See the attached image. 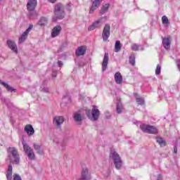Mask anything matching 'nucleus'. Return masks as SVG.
I'll use <instances>...</instances> for the list:
<instances>
[{"mask_svg": "<svg viewBox=\"0 0 180 180\" xmlns=\"http://www.w3.org/2000/svg\"><path fill=\"white\" fill-rule=\"evenodd\" d=\"M53 13L55 16L53 17V22H56L58 19H64L65 17V11L64 5L61 3L57 4L55 5Z\"/></svg>", "mask_w": 180, "mask_h": 180, "instance_id": "nucleus-1", "label": "nucleus"}, {"mask_svg": "<svg viewBox=\"0 0 180 180\" xmlns=\"http://www.w3.org/2000/svg\"><path fill=\"white\" fill-rule=\"evenodd\" d=\"M8 153L10 154L8 158H10L11 162L18 165L19 162H20V157L19 156L18 149H16L15 147H10L8 148Z\"/></svg>", "mask_w": 180, "mask_h": 180, "instance_id": "nucleus-2", "label": "nucleus"}, {"mask_svg": "<svg viewBox=\"0 0 180 180\" xmlns=\"http://www.w3.org/2000/svg\"><path fill=\"white\" fill-rule=\"evenodd\" d=\"M86 115L89 119H91V120H93L94 122H96V120H98L99 119V116L101 115V111H99V109H98V107L96 105H93L92 110L87 109L86 110Z\"/></svg>", "mask_w": 180, "mask_h": 180, "instance_id": "nucleus-3", "label": "nucleus"}, {"mask_svg": "<svg viewBox=\"0 0 180 180\" xmlns=\"http://www.w3.org/2000/svg\"><path fill=\"white\" fill-rule=\"evenodd\" d=\"M37 6V0H28L27 4V9L30 12V17L33 19L37 16V13L34 11Z\"/></svg>", "mask_w": 180, "mask_h": 180, "instance_id": "nucleus-4", "label": "nucleus"}, {"mask_svg": "<svg viewBox=\"0 0 180 180\" xmlns=\"http://www.w3.org/2000/svg\"><path fill=\"white\" fill-rule=\"evenodd\" d=\"M110 158H112V160H113L116 169H120V168H122V158L116 151L111 150Z\"/></svg>", "mask_w": 180, "mask_h": 180, "instance_id": "nucleus-5", "label": "nucleus"}, {"mask_svg": "<svg viewBox=\"0 0 180 180\" xmlns=\"http://www.w3.org/2000/svg\"><path fill=\"white\" fill-rule=\"evenodd\" d=\"M140 129L142 131L149 133V134H157L158 133V129H157L155 127L151 125L141 124L140 125Z\"/></svg>", "mask_w": 180, "mask_h": 180, "instance_id": "nucleus-6", "label": "nucleus"}, {"mask_svg": "<svg viewBox=\"0 0 180 180\" xmlns=\"http://www.w3.org/2000/svg\"><path fill=\"white\" fill-rule=\"evenodd\" d=\"M22 146L25 154L27 155L29 160H34V153H33V149L29 146L26 143L22 142Z\"/></svg>", "mask_w": 180, "mask_h": 180, "instance_id": "nucleus-7", "label": "nucleus"}, {"mask_svg": "<svg viewBox=\"0 0 180 180\" xmlns=\"http://www.w3.org/2000/svg\"><path fill=\"white\" fill-rule=\"evenodd\" d=\"M91 178V173H89V169L85 165L82 166L81 179L82 180H90Z\"/></svg>", "mask_w": 180, "mask_h": 180, "instance_id": "nucleus-8", "label": "nucleus"}, {"mask_svg": "<svg viewBox=\"0 0 180 180\" xmlns=\"http://www.w3.org/2000/svg\"><path fill=\"white\" fill-rule=\"evenodd\" d=\"M110 36V25L105 24L103 30L102 37L103 41H108V39H109Z\"/></svg>", "mask_w": 180, "mask_h": 180, "instance_id": "nucleus-9", "label": "nucleus"}, {"mask_svg": "<svg viewBox=\"0 0 180 180\" xmlns=\"http://www.w3.org/2000/svg\"><path fill=\"white\" fill-rule=\"evenodd\" d=\"M73 118L77 124H82L84 119V113L81 111H77L73 114Z\"/></svg>", "mask_w": 180, "mask_h": 180, "instance_id": "nucleus-10", "label": "nucleus"}, {"mask_svg": "<svg viewBox=\"0 0 180 180\" xmlns=\"http://www.w3.org/2000/svg\"><path fill=\"white\" fill-rule=\"evenodd\" d=\"M64 117L56 116L53 117V124L56 126V129H61V124L64 123Z\"/></svg>", "mask_w": 180, "mask_h": 180, "instance_id": "nucleus-11", "label": "nucleus"}, {"mask_svg": "<svg viewBox=\"0 0 180 180\" xmlns=\"http://www.w3.org/2000/svg\"><path fill=\"white\" fill-rule=\"evenodd\" d=\"M103 18H101L96 21H95L89 28V30H95V29H98L103 25Z\"/></svg>", "mask_w": 180, "mask_h": 180, "instance_id": "nucleus-12", "label": "nucleus"}, {"mask_svg": "<svg viewBox=\"0 0 180 180\" xmlns=\"http://www.w3.org/2000/svg\"><path fill=\"white\" fill-rule=\"evenodd\" d=\"M103 0H94L92 1L91 6L90 8L89 13H94V11H96L97 8H99L101 4H102Z\"/></svg>", "mask_w": 180, "mask_h": 180, "instance_id": "nucleus-13", "label": "nucleus"}, {"mask_svg": "<svg viewBox=\"0 0 180 180\" xmlns=\"http://www.w3.org/2000/svg\"><path fill=\"white\" fill-rule=\"evenodd\" d=\"M108 63H109V53H105L104 54V57L102 63V71H106V70H108Z\"/></svg>", "mask_w": 180, "mask_h": 180, "instance_id": "nucleus-14", "label": "nucleus"}, {"mask_svg": "<svg viewBox=\"0 0 180 180\" xmlns=\"http://www.w3.org/2000/svg\"><path fill=\"white\" fill-rule=\"evenodd\" d=\"M7 44H8V46L9 47V49H11V50H12V51H13L14 53L18 54V46H16V44L15 43V41L11 40V39H8L7 41Z\"/></svg>", "mask_w": 180, "mask_h": 180, "instance_id": "nucleus-15", "label": "nucleus"}, {"mask_svg": "<svg viewBox=\"0 0 180 180\" xmlns=\"http://www.w3.org/2000/svg\"><path fill=\"white\" fill-rule=\"evenodd\" d=\"M61 30L62 28L60 25L54 27L51 32L52 37H57V36H58V34H60V33L61 32Z\"/></svg>", "mask_w": 180, "mask_h": 180, "instance_id": "nucleus-16", "label": "nucleus"}, {"mask_svg": "<svg viewBox=\"0 0 180 180\" xmlns=\"http://www.w3.org/2000/svg\"><path fill=\"white\" fill-rule=\"evenodd\" d=\"M24 130L27 133V134H28V136H33V134H34V129L33 128V126L30 124H27L25 127Z\"/></svg>", "mask_w": 180, "mask_h": 180, "instance_id": "nucleus-17", "label": "nucleus"}, {"mask_svg": "<svg viewBox=\"0 0 180 180\" xmlns=\"http://www.w3.org/2000/svg\"><path fill=\"white\" fill-rule=\"evenodd\" d=\"M85 53H86V47L82 46L77 48V50L76 51L75 54L76 56L79 57L80 56H84Z\"/></svg>", "mask_w": 180, "mask_h": 180, "instance_id": "nucleus-18", "label": "nucleus"}, {"mask_svg": "<svg viewBox=\"0 0 180 180\" xmlns=\"http://www.w3.org/2000/svg\"><path fill=\"white\" fill-rule=\"evenodd\" d=\"M162 46L166 50H169L171 47V42L169 41V38H162Z\"/></svg>", "mask_w": 180, "mask_h": 180, "instance_id": "nucleus-19", "label": "nucleus"}, {"mask_svg": "<svg viewBox=\"0 0 180 180\" xmlns=\"http://www.w3.org/2000/svg\"><path fill=\"white\" fill-rule=\"evenodd\" d=\"M115 81L116 84H120L122 82H123V77L122 76V74H120V72H117L114 76Z\"/></svg>", "mask_w": 180, "mask_h": 180, "instance_id": "nucleus-20", "label": "nucleus"}, {"mask_svg": "<svg viewBox=\"0 0 180 180\" xmlns=\"http://www.w3.org/2000/svg\"><path fill=\"white\" fill-rule=\"evenodd\" d=\"M1 85H3L4 88L8 91V92H16V89L12 88L11 86H9L8 84H6L4 82H2V80H0Z\"/></svg>", "mask_w": 180, "mask_h": 180, "instance_id": "nucleus-21", "label": "nucleus"}, {"mask_svg": "<svg viewBox=\"0 0 180 180\" xmlns=\"http://www.w3.org/2000/svg\"><path fill=\"white\" fill-rule=\"evenodd\" d=\"M12 170H13L12 165L9 164L7 169V173L6 174L7 180H12Z\"/></svg>", "mask_w": 180, "mask_h": 180, "instance_id": "nucleus-22", "label": "nucleus"}, {"mask_svg": "<svg viewBox=\"0 0 180 180\" xmlns=\"http://www.w3.org/2000/svg\"><path fill=\"white\" fill-rule=\"evenodd\" d=\"M47 23H49V19L45 17H41L38 22L39 26H46Z\"/></svg>", "mask_w": 180, "mask_h": 180, "instance_id": "nucleus-23", "label": "nucleus"}, {"mask_svg": "<svg viewBox=\"0 0 180 180\" xmlns=\"http://www.w3.org/2000/svg\"><path fill=\"white\" fill-rule=\"evenodd\" d=\"M109 6H110L109 4H105L104 6H103L101 10L100 11V13L101 15H104V13H106V12L109 11Z\"/></svg>", "mask_w": 180, "mask_h": 180, "instance_id": "nucleus-24", "label": "nucleus"}, {"mask_svg": "<svg viewBox=\"0 0 180 180\" xmlns=\"http://www.w3.org/2000/svg\"><path fill=\"white\" fill-rule=\"evenodd\" d=\"M27 34H27L25 32L22 33V34L19 37L18 39L19 44H22V43H23L26 40V39H27Z\"/></svg>", "mask_w": 180, "mask_h": 180, "instance_id": "nucleus-25", "label": "nucleus"}, {"mask_svg": "<svg viewBox=\"0 0 180 180\" xmlns=\"http://www.w3.org/2000/svg\"><path fill=\"white\" fill-rule=\"evenodd\" d=\"M116 109H117V113L120 114L122 113V112H123V104L122 103V102L118 101L117 103V105H116Z\"/></svg>", "mask_w": 180, "mask_h": 180, "instance_id": "nucleus-26", "label": "nucleus"}, {"mask_svg": "<svg viewBox=\"0 0 180 180\" xmlns=\"http://www.w3.org/2000/svg\"><path fill=\"white\" fill-rule=\"evenodd\" d=\"M136 99V103L138 105H143L144 104V99L143 98H139V94L137 93L134 94Z\"/></svg>", "mask_w": 180, "mask_h": 180, "instance_id": "nucleus-27", "label": "nucleus"}, {"mask_svg": "<svg viewBox=\"0 0 180 180\" xmlns=\"http://www.w3.org/2000/svg\"><path fill=\"white\" fill-rule=\"evenodd\" d=\"M33 147L35 150H37V153L41 155V146L37 143H33Z\"/></svg>", "mask_w": 180, "mask_h": 180, "instance_id": "nucleus-28", "label": "nucleus"}, {"mask_svg": "<svg viewBox=\"0 0 180 180\" xmlns=\"http://www.w3.org/2000/svg\"><path fill=\"white\" fill-rule=\"evenodd\" d=\"M120 50H122V44H120V41H117L115 42V53H119Z\"/></svg>", "mask_w": 180, "mask_h": 180, "instance_id": "nucleus-29", "label": "nucleus"}, {"mask_svg": "<svg viewBox=\"0 0 180 180\" xmlns=\"http://www.w3.org/2000/svg\"><path fill=\"white\" fill-rule=\"evenodd\" d=\"M156 141L160 144V147L165 146V140H163L162 138L156 137Z\"/></svg>", "mask_w": 180, "mask_h": 180, "instance_id": "nucleus-30", "label": "nucleus"}, {"mask_svg": "<svg viewBox=\"0 0 180 180\" xmlns=\"http://www.w3.org/2000/svg\"><path fill=\"white\" fill-rule=\"evenodd\" d=\"M129 63L133 65H136V57L134 55H131L129 56Z\"/></svg>", "mask_w": 180, "mask_h": 180, "instance_id": "nucleus-31", "label": "nucleus"}, {"mask_svg": "<svg viewBox=\"0 0 180 180\" xmlns=\"http://www.w3.org/2000/svg\"><path fill=\"white\" fill-rule=\"evenodd\" d=\"M162 22L163 25H168L169 23V20H168V18L165 15H164L162 18Z\"/></svg>", "mask_w": 180, "mask_h": 180, "instance_id": "nucleus-32", "label": "nucleus"}, {"mask_svg": "<svg viewBox=\"0 0 180 180\" xmlns=\"http://www.w3.org/2000/svg\"><path fill=\"white\" fill-rule=\"evenodd\" d=\"M155 74L156 75H160L161 74V66H160V65H157Z\"/></svg>", "mask_w": 180, "mask_h": 180, "instance_id": "nucleus-33", "label": "nucleus"}, {"mask_svg": "<svg viewBox=\"0 0 180 180\" xmlns=\"http://www.w3.org/2000/svg\"><path fill=\"white\" fill-rule=\"evenodd\" d=\"M131 50H133V51H139V45H137V44H134L133 46H131Z\"/></svg>", "mask_w": 180, "mask_h": 180, "instance_id": "nucleus-34", "label": "nucleus"}, {"mask_svg": "<svg viewBox=\"0 0 180 180\" xmlns=\"http://www.w3.org/2000/svg\"><path fill=\"white\" fill-rule=\"evenodd\" d=\"M41 91L42 92H44L45 94H48V92L49 91V87L41 86Z\"/></svg>", "mask_w": 180, "mask_h": 180, "instance_id": "nucleus-35", "label": "nucleus"}, {"mask_svg": "<svg viewBox=\"0 0 180 180\" xmlns=\"http://www.w3.org/2000/svg\"><path fill=\"white\" fill-rule=\"evenodd\" d=\"M33 29V25H30L28 28L25 31V33L29 34V32H30V30Z\"/></svg>", "mask_w": 180, "mask_h": 180, "instance_id": "nucleus-36", "label": "nucleus"}, {"mask_svg": "<svg viewBox=\"0 0 180 180\" xmlns=\"http://www.w3.org/2000/svg\"><path fill=\"white\" fill-rule=\"evenodd\" d=\"M13 180H22V178L19 174H15L13 177Z\"/></svg>", "mask_w": 180, "mask_h": 180, "instance_id": "nucleus-37", "label": "nucleus"}, {"mask_svg": "<svg viewBox=\"0 0 180 180\" xmlns=\"http://www.w3.org/2000/svg\"><path fill=\"white\" fill-rule=\"evenodd\" d=\"M65 99H67L68 102H70V97L69 96H63V102H65Z\"/></svg>", "mask_w": 180, "mask_h": 180, "instance_id": "nucleus-38", "label": "nucleus"}, {"mask_svg": "<svg viewBox=\"0 0 180 180\" xmlns=\"http://www.w3.org/2000/svg\"><path fill=\"white\" fill-rule=\"evenodd\" d=\"M58 67H63V61L58 60Z\"/></svg>", "mask_w": 180, "mask_h": 180, "instance_id": "nucleus-39", "label": "nucleus"}, {"mask_svg": "<svg viewBox=\"0 0 180 180\" xmlns=\"http://www.w3.org/2000/svg\"><path fill=\"white\" fill-rule=\"evenodd\" d=\"M157 180H162V176L161 174H158Z\"/></svg>", "mask_w": 180, "mask_h": 180, "instance_id": "nucleus-40", "label": "nucleus"}, {"mask_svg": "<svg viewBox=\"0 0 180 180\" xmlns=\"http://www.w3.org/2000/svg\"><path fill=\"white\" fill-rule=\"evenodd\" d=\"M174 154H176V153H178V148H176V146H174Z\"/></svg>", "mask_w": 180, "mask_h": 180, "instance_id": "nucleus-41", "label": "nucleus"}, {"mask_svg": "<svg viewBox=\"0 0 180 180\" xmlns=\"http://www.w3.org/2000/svg\"><path fill=\"white\" fill-rule=\"evenodd\" d=\"M49 2H51V4H56L57 0H48Z\"/></svg>", "mask_w": 180, "mask_h": 180, "instance_id": "nucleus-42", "label": "nucleus"}, {"mask_svg": "<svg viewBox=\"0 0 180 180\" xmlns=\"http://www.w3.org/2000/svg\"><path fill=\"white\" fill-rule=\"evenodd\" d=\"M52 77H56V75H52Z\"/></svg>", "mask_w": 180, "mask_h": 180, "instance_id": "nucleus-43", "label": "nucleus"}]
</instances>
